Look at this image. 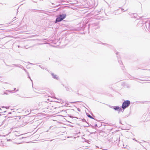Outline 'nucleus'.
<instances>
[{
  "mask_svg": "<svg viewBox=\"0 0 150 150\" xmlns=\"http://www.w3.org/2000/svg\"><path fill=\"white\" fill-rule=\"evenodd\" d=\"M52 140H50V141L51 142L52 141Z\"/></svg>",
  "mask_w": 150,
  "mask_h": 150,
  "instance_id": "nucleus-39",
  "label": "nucleus"
},
{
  "mask_svg": "<svg viewBox=\"0 0 150 150\" xmlns=\"http://www.w3.org/2000/svg\"><path fill=\"white\" fill-rule=\"evenodd\" d=\"M133 139L134 140H135V141L136 142H138V141H137V140H136V139Z\"/></svg>",
  "mask_w": 150,
  "mask_h": 150,
  "instance_id": "nucleus-22",
  "label": "nucleus"
},
{
  "mask_svg": "<svg viewBox=\"0 0 150 150\" xmlns=\"http://www.w3.org/2000/svg\"><path fill=\"white\" fill-rule=\"evenodd\" d=\"M48 130H47V131H46V132H48Z\"/></svg>",
  "mask_w": 150,
  "mask_h": 150,
  "instance_id": "nucleus-33",
  "label": "nucleus"
},
{
  "mask_svg": "<svg viewBox=\"0 0 150 150\" xmlns=\"http://www.w3.org/2000/svg\"><path fill=\"white\" fill-rule=\"evenodd\" d=\"M118 62H119L120 64H121V63H122V61H120V60H119V59H118Z\"/></svg>",
  "mask_w": 150,
  "mask_h": 150,
  "instance_id": "nucleus-13",
  "label": "nucleus"
},
{
  "mask_svg": "<svg viewBox=\"0 0 150 150\" xmlns=\"http://www.w3.org/2000/svg\"><path fill=\"white\" fill-rule=\"evenodd\" d=\"M20 65L21 66V67H20L21 68L23 69L24 67L22 66L20 64Z\"/></svg>",
  "mask_w": 150,
  "mask_h": 150,
  "instance_id": "nucleus-18",
  "label": "nucleus"
},
{
  "mask_svg": "<svg viewBox=\"0 0 150 150\" xmlns=\"http://www.w3.org/2000/svg\"><path fill=\"white\" fill-rule=\"evenodd\" d=\"M18 91V89H17V90L16 91Z\"/></svg>",
  "mask_w": 150,
  "mask_h": 150,
  "instance_id": "nucleus-36",
  "label": "nucleus"
},
{
  "mask_svg": "<svg viewBox=\"0 0 150 150\" xmlns=\"http://www.w3.org/2000/svg\"><path fill=\"white\" fill-rule=\"evenodd\" d=\"M82 121H83V122H86V120L83 119V120H82Z\"/></svg>",
  "mask_w": 150,
  "mask_h": 150,
  "instance_id": "nucleus-20",
  "label": "nucleus"
},
{
  "mask_svg": "<svg viewBox=\"0 0 150 150\" xmlns=\"http://www.w3.org/2000/svg\"><path fill=\"white\" fill-rule=\"evenodd\" d=\"M113 107H114V106H110V108H113Z\"/></svg>",
  "mask_w": 150,
  "mask_h": 150,
  "instance_id": "nucleus-25",
  "label": "nucleus"
},
{
  "mask_svg": "<svg viewBox=\"0 0 150 150\" xmlns=\"http://www.w3.org/2000/svg\"><path fill=\"white\" fill-rule=\"evenodd\" d=\"M120 124H122L121 123V121H120Z\"/></svg>",
  "mask_w": 150,
  "mask_h": 150,
  "instance_id": "nucleus-29",
  "label": "nucleus"
},
{
  "mask_svg": "<svg viewBox=\"0 0 150 150\" xmlns=\"http://www.w3.org/2000/svg\"><path fill=\"white\" fill-rule=\"evenodd\" d=\"M98 23H94L93 24H89L88 25L89 27H94V26H98Z\"/></svg>",
  "mask_w": 150,
  "mask_h": 150,
  "instance_id": "nucleus-6",
  "label": "nucleus"
},
{
  "mask_svg": "<svg viewBox=\"0 0 150 150\" xmlns=\"http://www.w3.org/2000/svg\"><path fill=\"white\" fill-rule=\"evenodd\" d=\"M98 28V27H97V28H95V29H96V28Z\"/></svg>",
  "mask_w": 150,
  "mask_h": 150,
  "instance_id": "nucleus-34",
  "label": "nucleus"
},
{
  "mask_svg": "<svg viewBox=\"0 0 150 150\" xmlns=\"http://www.w3.org/2000/svg\"><path fill=\"white\" fill-rule=\"evenodd\" d=\"M21 67V66L20 65V64H19V65H18V67H19V68H20Z\"/></svg>",
  "mask_w": 150,
  "mask_h": 150,
  "instance_id": "nucleus-21",
  "label": "nucleus"
},
{
  "mask_svg": "<svg viewBox=\"0 0 150 150\" xmlns=\"http://www.w3.org/2000/svg\"><path fill=\"white\" fill-rule=\"evenodd\" d=\"M39 66L40 67H41V66H40V65H39Z\"/></svg>",
  "mask_w": 150,
  "mask_h": 150,
  "instance_id": "nucleus-38",
  "label": "nucleus"
},
{
  "mask_svg": "<svg viewBox=\"0 0 150 150\" xmlns=\"http://www.w3.org/2000/svg\"><path fill=\"white\" fill-rule=\"evenodd\" d=\"M53 78L56 80H58L59 79V78L58 77V76L54 74V73H52L51 74Z\"/></svg>",
  "mask_w": 150,
  "mask_h": 150,
  "instance_id": "nucleus-5",
  "label": "nucleus"
},
{
  "mask_svg": "<svg viewBox=\"0 0 150 150\" xmlns=\"http://www.w3.org/2000/svg\"><path fill=\"white\" fill-rule=\"evenodd\" d=\"M16 88H14V90H13V91H15V90H16Z\"/></svg>",
  "mask_w": 150,
  "mask_h": 150,
  "instance_id": "nucleus-27",
  "label": "nucleus"
},
{
  "mask_svg": "<svg viewBox=\"0 0 150 150\" xmlns=\"http://www.w3.org/2000/svg\"><path fill=\"white\" fill-rule=\"evenodd\" d=\"M93 133H94L93 132L91 133V134H93Z\"/></svg>",
  "mask_w": 150,
  "mask_h": 150,
  "instance_id": "nucleus-32",
  "label": "nucleus"
},
{
  "mask_svg": "<svg viewBox=\"0 0 150 150\" xmlns=\"http://www.w3.org/2000/svg\"><path fill=\"white\" fill-rule=\"evenodd\" d=\"M28 78L29 79H30V78H30V76H29V75H28Z\"/></svg>",
  "mask_w": 150,
  "mask_h": 150,
  "instance_id": "nucleus-24",
  "label": "nucleus"
},
{
  "mask_svg": "<svg viewBox=\"0 0 150 150\" xmlns=\"http://www.w3.org/2000/svg\"><path fill=\"white\" fill-rule=\"evenodd\" d=\"M123 10H124V9L123 8H121L122 11Z\"/></svg>",
  "mask_w": 150,
  "mask_h": 150,
  "instance_id": "nucleus-30",
  "label": "nucleus"
},
{
  "mask_svg": "<svg viewBox=\"0 0 150 150\" xmlns=\"http://www.w3.org/2000/svg\"><path fill=\"white\" fill-rule=\"evenodd\" d=\"M7 92H9V93H13L14 92L13 91V90H8L7 91H6Z\"/></svg>",
  "mask_w": 150,
  "mask_h": 150,
  "instance_id": "nucleus-11",
  "label": "nucleus"
},
{
  "mask_svg": "<svg viewBox=\"0 0 150 150\" xmlns=\"http://www.w3.org/2000/svg\"><path fill=\"white\" fill-rule=\"evenodd\" d=\"M11 112H9V114H11Z\"/></svg>",
  "mask_w": 150,
  "mask_h": 150,
  "instance_id": "nucleus-37",
  "label": "nucleus"
},
{
  "mask_svg": "<svg viewBox=\"0 0 150 150\" xmlns=\"http://www.w3.org/2000/svg\"><path fill=\"white\" fill-rule=\"evenodd\" d=\"M129 78H130V79H132V78H131V77Z\"/></svg>",
  "mask_w": 150,
  "mask_h": 150,
  "instance_id": "nucleus-35",
  "label": "nucleus"
},
{
  "mask_svg": "<svg viewBox=\"0 0 150 150\" xmlns=\"http://www.w3.org/2000/svg\"><path fill=\"white\" fill-rule=\"evenodd\" d=\"M127 11V10H125V11Z\"/></svg>",
  "mask_w": 150,
  "mask_h": 150,
  "instance_id": "nucleus-40",
  "label": "nucleus"
},
{
  "mask_svg": "<svg viewBox=\"0 0 150 150\" xmlns=\"http://www.w3.org/2000/svg\"><path fill=\"white\" fill-rule=\"evenodd\" d=\"M17 119H18V118H19V119H20L21 118V117H20V116H17Z\"/></svg>",
  "mask_w": 150,
  "mask_h": 150,
  "instance_id": "nucleus-19",
  "label": "nucleus"
},
{
  "mask_svg": "<svg viewBox=\"0 0 150 150\" xmlns=\"http://www.w3.org/2000/svg\"><path fill=\"white\" fill-rule=\"evenodd\" d=\"M6 146L7 144L6 143L4 142V141H0V146L2 147H4L5 146Z\"/></svg>",
  "mask_w": 150,
  "mask_h": 150,
  "instance_id": "nucleus-4",
  "label": "nucleus"
},
{
  "mask_svg": "<svg viewBox=\"0 0 150 150\" xmlns=\"http://www.w3.org/2000/svg\"><path fill=\"white\" fill-rule=\"evenodd\" d=\"M75 103V102H72V103Z\"/></svg>",
  "mask_w": 150,
  "mask_h": 150,
  "instance_id": "nucleus-41",
  "label": "nucleus"
},
{
  "mask_svg": "<svg viewBox=\"0 0 150 150\" xmlns=\"http://www.w3.org/2000/svg\"><path fill=\"white\" fill-rule=\"evenodd\" d=\"M25 137H20L19 138V139H23V138H25Z\"/></svg>",
  "mask_w": 150,
  "mask_h": 150,
  "instance_id": "nucleus-16",
  "label": "nucleus"
},
{
  "mask_svg": "<svg viewBox=\"0 0 150 150\" xmlns=\"http://www.w3.org/2000/svg\"><path fill=\"white\" fill-rule=\"evenodd\" d=\"M66 14H65L59 15L55 20V23L59 22L63 20L66 18Z\"/></svg>",
  "mask_w": 150,
  "mask_h": 150,
  "instance_id": "nucleus-1",
  "label": "nucleus"
},
{
  "mask_svg": "<svg viewBox=\"0 0 150 150\" xmlns=\"http://www.w3.org/2000/svg\"><path fill=\"white\" fill-rule=\"evenodd\" d=\"M130 104V101L129 100H125L123 103L122 108L123 110L129 107Z\"/></svg>",
  "mask_w": 150,
  "mask_h": 150,
  "instance_id": "nucleus-2",
  "label": "nucleus"
},
{
  "mask_svg": "<svg viewBox=\"0 0 150 150\" xmlns=\"http://www.w3.org/2000/svg\"><path fill=\"white\" fill-rule=\"evenodd\" d=\"M113 109L115 110H117L118 111V113H120V112L123 111H122V110L121 107H120L118 106H114L113 107Z\"/></svg>",
  "mask_w": 150,
  "mask_h": 150,
  "instance_id": "nucleus-3",
  "label": "nucleus"
},
{
  "mask_svg": "<svg viewBox=\"0 0 150 150\" xmlns=\"http://www.w3.org/2000/svg\"><path fill=\"white\" fill-rule=\"evenodd\" d=\"M4 94H8V93L6 92H4Z\"/></svg>",
  "mask_w": 150,
  "mask_h": 150,
  "instance_id": "nucleus-23",
  "label": "nucleus"
},
{
  "mask_svg": "<svg viewBox=\"0 0 150 150\" xmlns=\"http://www.w3.org/2000/svg\"><path fill=\"white\" fill-rule=\"evenodd\" d=\"M18 65L16 64H14V66H15L16 67H18Z\"/></svg>",
  "mask_w": 150,
  "mask_h": 150,
  "instance_id": "nucleus-17",
  "label": "nucleus"
},
{
  "mask_svg": "<svg viewBox=\"0 0 150 150\" xmlns=\"http://www.w3.org/2000/svg\"><path fill=\"white\" fill-rule=\"evenodd\" d=\"M96 146L97 147L96 148H98V146Z\"/></svg>",
  "mask_w": 150,
  "mask_h": 150,
  "instance_id": "nucleus-42",
  "label": "nucleus"
},
{
  "mask_svg": "<svg viewBox=\"0 0 150 150\" xmlns=\"http://www.w3.org/2000/svg\"><path fill=\"white\" fill-rule=\"evenodd\" d=\"M23 69L24 70V71L25 72H26L28 74V73L27 72V70L23 68Z\"/></svg>",
  "mask_w": 150,
  "mask_h": 150,
  "instance_id": "nucleus-14",
  "label": "nucleus"
},
{
  "mask_svg": "<svg viewBox=\"0 0 150 150\" xmlns=\"http://www.w3.org/2000/svg\"><path fill=\"white\" fill-rule=\"evenodd\" d=\"M30 79V80H31V81L33 83L32 80V79ZM33 83H32V84H33Z\"/></svg>",
  "mask_w": 150,
  "mask_h": 150,
  "instance_id": "nucleus-28",
  "label": "nucleus"
},
{
  "mask_svg": "<svg viewBox=\"0 0 150 150\" xmlns=\"http://www.w3.org/2000/svg\"><path fill=\"white\" fill-rule=\"evenodd\" d=\"M132 18H138L137 17V14L136 13H134L132 14L131 16Z\"/></svg>",
  "mask_w": 150,
  "mask_h": 150,
  "instance_id": "nucleus-7",
  "label": "nucleus"
},
{
  "mask_svg": "<svg viewBox=\"0 0 150 150\" xmlns=\"http://www.w3.org/2000/svg\"><path fill=\"white\" fill-rule=\"evenodd\" d=\"M65 88L66 90L67 91H72V89L70 87H66Z\"/></svg>",
  "mask_w": 150,
  "mask_h": 150,
  "instance_id": "nucleus-8",
  "label": "nucleus"
},
{
  "mask_svg": "<svg viewBox=\"0 0 150 150\" xmlns=\"http://www.w3.org/2000/svg\"><path fill=\"white\" fill-rule=\"evenodd\" d=\"M8 66L13 67L14 66V64H12L10 65H8Z\"/></svg>",
  "mask_w": 150,
  "mask_h": 150,
  "instance_id": "nucleus-15",
  "label": "nucleus"
},
{
  "mask_svg": "<svg viewBox=\"0 0 150 150\" xmlns=\"http://www.w3.org/2000/svg\"><path fill=\"white\" fill-rule=\"evenodd\" d=\"M88 117L92 119H94V118L92 117L91 115H90L89 114L86 113Z\"/></svg>",
  "mask_w": 150,
  "mask_h": 150,
  "instance_id": "nucleus-10",
  "label": "nucleus"
},
{
  "mask_svg": "<svg viewBox=\"0 0 150 150\" xmlns=\"http://www.w3.org/2000/svg\"><path fill=\"white\" fill-rule=\"evenodd\" d=\"M118 52H116V54H118Z\"/></svg>",
  "mask_w": 150,
  "mask_h": 150,
  "instance_id": "nucleus-31",
  "label": "nucleus"
},
{
  "mask_svg": "<svg viewBox=\"0 0 150 150\" xmlns=\"http://www.w3.org/2000/svg\"><path fill=\"white\" fill-rule=\"evenodd\" d=\"M102 44L103 45H106L107 46H108V47H110V48H112V46L111 45H108V44H105V43H102Z\"/></svg>",
  "mask_w": 150,
  "mask_h": 150,
  "instance_id": "nucleus-9",
  "label": "nucleus"
},
{
  "mask_svg": "<svg viewBox=\"0 0 150 150\" xmlns=\"http://www.w3.org/2000/svg\"><path fill=\"white\" fill-rule=\"evenodd\" d=\"M91 127L93 128H95V127H97V125L96 124L95 125V126H92V125H91Z\"/></svg>",
  "mask_w": 150,
  "mask_h": 150,
  "instance_id": "nucleus-12",
  "label": "nucleus"
},
{
  "mask_svg": "<svg viewBox=\"0 0 150 150\" xmlns=\"http://www.w3.org/2000/svg\"><path fill=\"white\" fill-rule=\"evenodd\" d=\"M18 48H20V47H21L20 46H19V45H18Z\"/></svg>",
  "mask_w": 150,
  "mask_h": 150,
  "instance_id": "nucleus-26",
  "label": "nucleus"
}]
</instances>
